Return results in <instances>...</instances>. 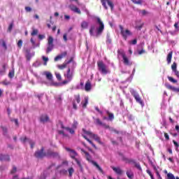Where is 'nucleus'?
Here are the masks:
<instances>
[{
	"instance_id": "nucleus-32",
	"label": "nucleus",
	"mask_w": 179,
	"mask_h": 179,
	"mask_svg": "<svg viewBox=\"0 0 179 179\" xmlns=\"http://www.w3.org/2000/svg\"><path fill=\"white\" fill-rule=\"evenodd\" d=\"M168 79L169 82H171L172 83H177V80L174 79L173 77L168 76Z\"/></svg>"
},
{
	"instance_id": "nucleus-17",
	"label": "nucleus",
	"mask_w": 179,
	"mask_h": 179,
	"mask_svg": "<svg viewBox=\"0 0 179 179\" xmlns=\"http://www.w3.org/2000/svg\"><path fill=\"white\" fill-rule=\"evenodd\" d=\"M112 169L113 171L116 173V174H118L119 176H121V174H122V170H121V168L113 166Z\"/></svg>"
},
{
	"instance_id": "nucleus-34",
	"label": "nucleus",
	"mask_w": 179,
	"mask_h": 179,
	"mask_svg": "<svg viewBox=\"0 0 179 179\" xmlns=\"http://www.w3.org/2000/svg\"><path fill=\"white\" fill-rule=\"evenodd\" d=\"M94 21L96 22V23H103V22H101V20L99 17H94Z\"/></svg>"
},
{
	"instance_id": "nucleus-62",
	"label": "nucleus",
	"mask_w": 179,
	"mask_h": 179,
	"mask_svg": "<svg viewBox=\"0 0 179 179\" xmlns=\"http://www.w3.org/2000/svg\"><path fill=\"white\" fill-rule=\"evenodd\" d=\"M29 145H31V149H33V146H34V143L29 141Z\"/></svg>"
},
{
	"instance_id": "nucleus-37",
	"label": "nucleus",
	"mask_w": 179,
	"mask_h": 179,
	"mask_svg": "<svg viewBox=\"0 0 179 179\" xmlns=\"http://www.w3.org/2000/svg\"><path fill=\"white\" fill-rule=\"evenodd\" d=\"M136 43H138V41H136V39H134V40L130 41L129 42V43L132 44V45H136Z\"/></svg>"
},
{
	"instance_id": "nucleus-30",
	"label": "nucleus",
	"mask_w": 179,
	"mask_h": 179,
	"mask_svg": "<svg viewBox=\"0 0 179 179\" xmlns=\"http://www.w3.org/2000/svg\"><path fill=\"white\" fill-rule=\"evenodd\" d=\"M66 65H67V64H66V63H64V64H63L58 65V66H57V68H58L59 69H61V70L65 69V68L66 67Z\"/></svg>"
},
{
	"instance_id": "nucleus-64",
	"label": "nucleus",
	"mask_w": 179,
	"mask_h": 179,
	"mask_svg": "<svg viewBox=\"0 0 179 179\" xmlns=\"http://www.w3.org/2000/svg\"><path fill=\"white\" fill-rule=\"evenodd\" d=\"M39 179H45V175L43 173V175H41Z\"/></svg>"
},
{
	"instance_id": "nucleus-63",
	"label": "nucleus",
	"mask_w": 179,
	"mask_h": 179,
	"mask_svg": "<svg viewBox=\"0 0 179 179\" xmlns=\"http://www.w3.org/2000/svg\"><path fill=\"white\" fill-rule=\"evenodd\" d=\"M173 92H176L177 93H179V87L177 88L175 87Z\"/></svg>"
},
{
	"instance_id": "nucleus-35",
	"label": "nucleus",
	"mask_w": 179,
	"mask_h": 179,
	"mask_svg": "<svg viewBox=\"0 0 179 179\" xmlns=\"http://www.w3.org/2000/svg\"><path fill=\"white\" fill-rule=\"evenodd\" d=\"M0 44L3 47L4 50H6V43H5V41L1 40Z\"/></svg>"
},
{
	"instance_id": "nucleus-29",
	"label": "nucleus",
	"mask_w": 179,
	"mask_h": 179,
	"mask_svg": "<svg viewBox=\"0 0 179 179\" xmlns=\"http://www.w3.org/2000/svg\"><path fill=\"white\" fill-rule=\"evenodd\" d=\"M42 59H43V61L44 62L43 65H44L45 66H46L47 63H48V61H49L48 57H45V56H43V57H42Z\"/></svg>"
},
{
	"instance_id": "nucleus-42",
	"label": "nucleus",
	"mask_w": 179,
	"mask_h": 179,
	"mask_svg": "<svg viewBox=\"0 0 179 179\" xmlns=\"http://www.w3.org/2000/svg\"><path fill=\"white\" fill-rule=\"evenodd\" d=\"M132 1V3H136L137 5H140V3H142V1L141 0H138V1H136V0H131Z\"/></svg>"
},
{
	"instance_id": "nucleus-58",
	"label": "nucleus",
	"mask_w": 179,
	"mask_h": 179,
	"mask_svg": "<svg viewBox=\"0 0 179 179\" xmlns=\"http://www.w3.org/2000/svg\"><path fill=\"white\" fill-rule=\"evenodd\" d=\"M6 68H8V64H4L3 65V69L5 71L6 69Z\"/></svg>"
},
{
	"instance_id": "nucleus-19",
	"label": "nucleus",
	"mask_w": 179,
	"mask_h": 179,
	"mask_svg": "<svg viewBox=\"0 0 179 179\" xmlns=\"http://www.w3.org/2000/svg\"><path fill=\"white\" fill-rule=\"evenodd\" d=\"M66 55V52H64L62 55H57L56 57H55V61H59V59H62L64 58V57H65Z\"/></svg>"
},
{
	"instance_id": "nucleus-33",
	"label": "nucleus",
	"mask_w": 179,
	"mask_h": 179,
	"mask_svg": "<svg viewBox=\"0 0 179 179\" xmlns=\"http://www.w3.org/2000/svg\"><path fill=\"white\" fill-rule=\"evenodd\" d=\"M13 76H15V70L13 69L11 71L9 72L8 73V78H13Z\"/></svg>"
},
{
	"instance_id": "nucleus-22",
	"label": "nucleus",
	"mask_w": 179,
	"mask_h": 179,
	"mask_svg": "<svg viewBox=\"0 0 179 179\" xmlns=\"http://www.w3.org/2000/svg\"><path fill=\"white\" fill-rule=\"evenodd\" d=\"M166 177V179H179L178 176L176 178V176H174V175L171 173H167Z\"/></svg>"
},
{
	"instance_id": "nucleus-20",
	"label": "nucleus",
	"mask_w": 179,
	"mask_h": 179,
	"mask_svg": "<svg viewBox=\"0 0 179 179\" xmlns=\"http://www.w3.org/2000/svg\"><path fill=\"white\" fill-rule=\"evenodd\" d=\"M126 174H127L128 178H129V179H133L134 178V172L132 171L128 170L126 172Z\"/></svg>"
},
{
	"instance_id": "nucleus-41",
	"label": "nucleus",
	"mask_w": 179,
	"mask_h": 179,
	"mask_svg": "<svg viewBox=\"0 0 179 179\" xmlns=\"http://www.w3.org/2000/svg\"><path fill=\"white\" fill-rule=\"evenodd\" d=\"M2 85H4L5 86H8V85H10V82L8 81L7 80H5L2 82Z\"/></svg>"
},
{
	"instance_id": "nucleus-49",
	"label": "nucleus",
	"mask_w": 179,
	"mask_h": 179,
	"mask_svg": "<svg viewBox=\"0 0 179 179\" xmlns=\"http://www.w3.org/2000/svg\"><path fill=\"white\" fill-rule=\"evenodd\" d=\"M27 141H29V139H27V138H26V137L21 138L22 142H27Z\"/></svg>"
},
{
	"instance_id": "nucleus-46",
	"label": "nucleus",
	"mask_w": 179,
	"mask_h": 179,
	"mask_svg": "<svg viewBox=\"0 0 179 179\" xmlns=\"http://www.w3.org/2000/svg\"><path fill=\"white\" fill-rule=\"evenodd\" d=\"M16 171H17V169H16V167H13V169L11 171V174H15V173H16Z\"/></svg>"
},
{
	"instance_id": "nucleus-15",
	"label": "nucleus",
	"mask_w": 179,
	"mask_h": 179,
	"mask_svg": "<svg viewBox=\"0 0 179 179\" xmlns=\"http://www.w3.org/2000/svg\"><path fill=\"white\" fill-rule=\"evenodd\" d=\"M66 150L67 152H69V154L70 155V157L72 158V159H75L76 156H78V153H76V151L71 149V148H66Z\"/></svg>"
},
{
	"instance_id": "nucleus-16",
	"label": "nucleus",
	"mask_w": 179,
	"mask_h": 179,
	"mask_svg": "<svg viewBox=\"0 0 179 179\" xmlns=\"http://www.w3.org/2000/svg\"><path fill=\"white\" fill-rule=\"evenodd\" d=\"M43 75L46 77L48 80H52V73L50 71H43Z\"/></svg>"
},
{
	"instance_id": "nucleus-12",
	"label": "nucleus",
	"mask_w": 179,
	"mask_h": 179,
	"mask_svg": "<svg viewBox=\"0 0 179 179\" xmlns=\"http://www.w3.org/2000/svg\"><path fill=\"white\" fill-rule=\"evenodd\" d=\"M79 103H80V95H76L74 96V99L73 101V108L74 110L78 109V104H79Z\"/></svg>"
},
{
	"instance_id": "nucleus-45",
	"label": "nucleus",
	"mask_w": 179,
	"mask_h": 179,
	"mask_svg": "<svg viewBox=\"0 0 179 179\" xmlns=\"http://www.w3.org/2000/svg\"><path fill=\"white\" fill-rule=\"evenodd\" d=\"M63 39H64V41H68V34H64L63 35Z\"/></svg>"
},
{
	"instance_id": "nucleus-11",
	"label": "nucleus",
	"mask_w": 179,
	"mask_h": 179,
	"mask_svg": "<svg viewBox=\"0 0 179 179\" xmlns=\"http://www.w3.org/2000/svg\"><path fill=\"white\" fill-rule=\"evenodd\" d=\"M130 92L132 94V96H134L136 101H137V103H139V104H141V106H143V101H142V99H141L139 94H138V92H136V91H135L134 90H132V89L130 90Z\"/></svg>"
},
{
	"instance_id": "nucleus-40",
	"label": "nucleus",
	"mask_w": 179,
	"mask_h": 179,
	"mask_svg": "<svg viewBox=\"0 0 179 179\" xmlns=\"http://www.w3.org/2000/svg\"><path fill=\"white\" fill-rule=\"evenodd\" d=\"M40 65H41L40 62H36L35 63L33 64V66H35V68L40 66Z\"/></svg>"
},
{
	"instance_id": "nucleus-10",
	"label": "nucleus",
	"mask_w": 179,
	"mask_h": 179,
	"mask_svg": "<svg viewBox=\"0 0 179 179\" xmlns=\"http://www.w3.org/2000/svg\"><path fill=\"white\" fill-rule=\"evenodd\" d=\"M118 55H121L122 58L123 59V64H124V65H132V63L129 62V59L127 57V55H125V52H124L123 50H118Z\"/></svg>"
},
{
	"instance_id": "nucleus-38",
	"label": "nucleus",
	"mask_w": 179,
	"mask_h": 179,
	"mask_svg": "<svg viewBox=\"0 0 179 179\" xmlns=\"http://www.w3.org/2000/svg\"><path fill=\"white\" fill-rule=\"evenodd\" d=\"M22 45H23V41L20 40V41L17 42V47H19V48H22Z\"/></svg>"
},
{
	"instance_id": "nucleus-31",
	"label": "nucleus",
	"mask_w": 179,
	"mask_h": 179,
	"mask_svg": "<svg viewBox=\"0 0 179 179\" xmlns=\"http://www.w3.org/2000/svg\"><path fill=\"white\" fill-rule=\"evenodd\" d=\"M171 69L173 71V72H174V71H177V63L176 62H173L172 66H171Z\"/></svg>"
},
{
	"instance_id": "nucleus-2",
	"label": "nucleus",
	"mask_w": 179,
	"mask_h": 179,
	"mask_svg": "<svg viewBox=\"0 0 179 179\" xmlns=\"http://www.w3.org/2000/svg\"><path fill=\"white\" fill-rule=\"evenodd\" d=\"M103 30H104V24L96 23L91 26L90 33L91 36H93L94 37H99V36H101Z\"/></svg>"
},
{
	"instance_id": "nucleus-52",
	"label": "nucleus",
	"mask_w": 179,
	"mask_h": 179,
	"mask_svg": "<svg viewBox=\"0 0 179 179\" xmlns=\"http://www.w3.org/2000/svg\"><path fill=\"white\" fill-rule=\"evenodd\" d=\"M38 38H39L40 40H43V38H45V35H41V34H40V35H38Z\"/></svg>"
},
{
	"instance_id": "nucleus-39",
	"label": "nucleus",
	"mask_w": 179,
	"mask_h": 179,
	"mask_svg": "<svg viewBox=\"0 0 179 179\" xmlns=\"http://www.w3.org/2000/svg\"><path fill=\"white\" fill-rule=\"evenodd\" d=\"M38 30L33 29V31L31 32V36H36V34H38Z\"/></svg>"
},
{
	"instance_id": "nucleus-54",
	"label": "nucleus",
	"mask_w": 179,
	"mask_h": 179,
	"mask_svg": "<svg viewBox=\"0 0 179 179\" xmlns=\"http://www.w3.org/2000/svg\"><path fill=\"white\" fill-rule=\"evenodd\" d=\"M26 12H31V8L30 7H25Z\"/></svg>"
},
{
	"instance_id": "nucleus-23",
	"label": "nucleus",
	"mask_w": 179,
	"mask_h": 179,
	"mask_svg": "<svg viewBox=\"0 0 179 179\" xmlns=\"http://www.w3.org/2000/svg\"><path fill=\"white\" fill-rule=\"evenodd\" d=\"M41 122H48V116L47 115H43L41 117Z\"/></svg>"
},
{
	"instance_id": "nucleus-8",
	"label": "nucleus",
	"mask_w": 179,
	"mask_h": 179,
	"mask_svg": "<svg viewBox=\"0 0 179 179\" xmlns=\"http://www.w3.org/2000/svg\"><path fill=\"white\" fill-rule=\"evenodd\" d=\"M98 66L100 72H101L103 75H107V73H110V70H108V68H107V66H106L103 62H98Z\"/></svg>"
},
{
	"instance_id": "nucleus-36",
	"label": "nucleus",
	"mask_w": 179,
	"mask_h": 179,
	"mask_svg": "<svg viewBox=\"0 0 179 179\" xmlns=\"http://www.w3.org/2000/svg\"><path fill=\"white\" fill-rule=\"evenodd\" d=\"M55 76L58 80H61L62 79L61 74L57 71H55Z\"/></svg>"
},
{
	"instance_id": "nucleus-3",
	"label": "nucleus",
	"mask_w": 179,
	"mask_h": 179,
	"mask_svg": "<svg viewBox=\"0 0 179 179\" xmlns=\"http://www.w3.org/2000/svg\"><path fill=\"white\" fill-rule=\"evenodd\" d=\"M60 127L62 130H59V134H60V135H63V136H68V134H75V130L73 129H76L78 127V122L76 121L73 122V124L72 126L73 129L64 127V124H62V123L60 124Z\"/></svg>"
},
{
	"instance_id": "nucleus-4",
	"label": "nucleus",
	"mask_w": 179,
	"mask_h": 179,
	"mask_svg": "<svg viewBox=\"0 0 179 179\" xmlns=\"http://www.w3.org/2000/svg\"><path fill=\"white\" fill-rule=\"evenodd\" d=\"M82 152V155H83L84 156H85L87 160H88V162H92V164L94 166H96V169H98V170H99L101 171V173H103V169H101V167H100V166H99V164H97V163L96 162L92 161V157L90 156V154H88L87 152L85 151V150H81Z\"/></svg>"
},
{
	"instance_id": "nucleus-18",
	"label": "nucleus",
	"mask_w": 179,
	"mask_h": 179,
	"mask_svg": "<svg viewBox=\"0 0 179 179\" xmlns=\"http://www.w3.org/2000/svg\"><path fill=\"white\" fill-rule=\"evenodd\" d=\"M91 90H92V84L90 83V82L87 81L85 85V92H90Z\"/></svg>"
},
{
	"instance_id": "nucleus-60",
	"label": "nucleus",
	"mask_w": 179,
	"mask_h": 179,
	"mask_svg": "<svg viewBox=\"0 0 179 179\" xmlns=\"http://www.w3.org/2000/svg\"><path fill=\"white\" fill-rule=\"evenodd\" d=\"M157 176L159 179H162V176H160V173H159L157 171L156 172Z\"/></svg>"
},
{
	"instance_id": "nucleus-44",
	"label": "nucleus",
	"mask_w": 179,
	"mask_h": 179,
	"mask_svg": "<svg viewBox=\"0 0 179 179\" xmlns=\"http://www.w3.org/2000/svg\"><path fill=\"white\" fill-rule=\"evenodd\" d=\"M146 173H148V174L150 176V178H151L152 177H153V174H152V172L150 171V170L147 169V170H146Z\"/></svg>"
},
{
	"instance_id": "nucleus-59",
	"label": "nucleus",
	"mask_w": 179,
	"mask_h": 179,
	"mask_svg": "<svg viewBox=\"0 0 179 179\" xmlns=\"http://www.w3.org/2000/svg\"><path fill=\"white\" fill-rule=\"evenodd\" d=\"M64 19H66V20H69V19H71V17L69 15H64Z\"/></svg>"
},
{
	"instance_id": "nucleus-47",
	"label": "nucleus",
	"mask_w": 179,
	"mask_h": 179,
	"mask_svg": "<svg viewBox=\"0 0 179 179\" xmlns=\"http://www.w3.org/2000/svg\"><path fill=\"white\" fill-rule=\"evenodd\" d=\"M136 30H141L142 29V24H139L138 25L136 26Z\"/></svg>"
},
{
	"instance_id": "nucleus-13",
	"label": "nucleus",
	"mask_w": 179,
	"mask_h": 179,
	"mask_svg": "<svg viewBox=\"0 0 179 179\" xmlns=\"http://www.w3.org/2000/svg\"><path fill=\"white\" fill-rule=\"evenodd\" d=\"M101 2L102 3L103 8H105V9H107L106 3H108V5L111 8V9H113V8H114V4L110 0H101Z\"/></svg>"
},
{
	"instance_id": "nucleus-50",
	"label": "nucleus",
	"mask_w": 179,
	"mask_h": 179,
	"mask_svg": "<svg viewBox=\"0 0 179 179\" xmlns=\"http://www.w3.org/2000/svg\"><path fill=\"white\" fill-rule=\"evenodd\" d=\"M12 29H13V24H10L8 27V31H12Z\"/></svg>"
},
{
	"instance_id": "nucleus-5",
	"label": "nucleus",
	"mask_w": 179,
	"mask_h": 179,
	"mask_svg": "<svg viewBox=\"0 0 179 179\" xmlns=\"http://www.w3.org/2000/svg\"><path fill=\"white\" fill-rule=\"evenodd\" d=\"M120 33L122 34V36L124 40H127L128 37H131L132 36V31H131L129 29L127 28H124L122 26L120 25Z\"/></svg>"
},
{
	"instance_id": "nucleus-26",
	"label": "nucleus",
	"mask_w": 179,
	"mask_h": 179,
	"mask_svg": "<svg viewBox=\"0 0 179 179\" xmlns=\"http://www.w3.org/2000/svg\"><path fill=\"white\" fill-rule=\"evenodd\" d=\"M0 160H9V155H0Z\"/></svg>"
},
{
	"instance_id": "nucleus-55",
	"label": "nucleus",
	"mask_w": 179,
	"mask_h": 179,
	"mask_svg": "<svg viewBox=\"0 0 179 179\" xmlns=\"http://www.w3.org/2000/svg\"><path fill=\"white\" fill-rule=\"evenodd\" d=\"M81 26L83 29H86L87 27V23H83Z\"/></svg>"
},
{
	"instance_id": "nucleus-48",
	"label": "nucleus",
	"mask_w": 179,
	"mask_h": 179,
	"mask_svg": "<svg viewBox=\"0 0 179 179\" xmlns=\"http://www.w3.org/2000/svg\"><path fill=\"white\" fill-rule=\"evenodd\" d=\"M174 74L179 78V71L178 70L173 71Z\"/></svg>"
},
{
	"instance_id": "nucleus-7",
	"label": "nucleus",
	"mask_w": 179,
	"mask_h": 179,
	"mask_svg": "<svg viewBox=\"0 0 179 179\" xmlns=\"http://www.w3.org/2000/svg\"><path fill=\"white\" fill-rule=\"evenodd\" d=\"M53 49H54V38L50 36L48 38L46 53L48 54L49 52H51V51H52Z\"/></svg>"
},
{
	"instance_id": "nucleus-9",
	"label": "nucleus",
	"mask_w": 179,
	"mask_h": 179,
	"mask_svg": "<svg viewBox=\"0 0 179 179\" xmlns=\"http://www.w3.org/2000/svg\"><path fill=\"white\" fill-rule=\"evenodd\" d=\"M64 76L67 80L63 82L64 85L69 83V82H71V80H72L73 78V71L71 70V69H68L66 73H64Z\"/></svg>"
},
{
	"instance_id": "nucleus-1",
	"label": "nucleus",
	"mask_w": 179,
	"mask_h": 179,
	"mask_svg": "<svg viewBox=\"0 0 179 179\" xmlns=\"http://www.w3.org/2000/svg\"><path fill=\"white\" fill-rule=\"evenodd\" d=\"M82 135H83V138H85V139H86V141H87V142H89V143H90V145H92V146H93V148H94V149H97V147H96V145H94V143H93V142H92V141H90V138L94 139V141H96V142L99 143V145H103V143H101V141L100 140V137H99V136L93 134L92 131H87L86 129H83Z\"/></svg>"
},
{
	"instance_id": "nucleus-28",
	"label": "nucleus",
	"mask_w": 179,
	"mask_h": 179,
	"mask_svg": "<svg viewBox=\"0 0 179 179\" xmlns=\"http://www.w3.org/2000/svg\"><path fill=\"white\" fill-rule=\"evenodd\" d=\"M68 173H69V177H72L73 173H75V169H73V168H69L68 169Z\"/></svg>"
},
{
	"instance_id": "nucleus-27",
	"label": "nucleus",
	"mask_w": 179,
	"mask_h": 179,
	"mask_svg": "<svg viewBox=\"0 0 179 179\" xmlns=\"http://www.w3.org/2000/svg\"><path fill=\"white\" fill-rule=\"evenodd\" d=\"M89 102V98H85V102L81 103L83 108H86V106H87V103Z\"/></svg>"
},
{
	"instance_id": "nucleus-56",
	"label": "nucleus",
	"mask_w": 179,
	"mask_h": 179,
	"mask_svg": "<svg viewBox=\"0 0 179 179\" xmlns=\"http://www.w3.org/2000/svg\"><path fill=\"white\" fill-rule=\"evenodd\" d=\"M145 51L143 49L140 50V51H138L139 55H142V54H145Z\"/></svg>"
},
{
	"instance_id": "nucleus-51",
	"label": "nucleus",
	"mask_w": 179,
	"mask_h": 179,
	"mask_svg": "<svg viewBox=\"0 0 179 179\" xmlns=\"http://www.w3.org/2000/svg\"><path fill=\"white\" fill-rule=\"evenodd\" d=\"M174 27L176 29V30L178 31H179V24L178 23H176L174 24Z\"/></svg>"
},
{
	"instance_id": "nucleus-6",
	"label": "nucleus",
	"mask_w": 179,
	"mask_h": 179,
	"mask_svg": "<svg viewBox=\"0 0 179 179\" xmlns=\"http://www.w3.org/2000/svg\"><path fill=\"white\" fill-rule=\"evenodd\" d=\"M55 153L54 152H48L47 154L44 152V148H42L40 150H37L35 152V157L38 159H41V157H44L45 156H55Z\"/></svg>"
},
{
	"instance_id": "nucleus-43",
	"label": "nucleus",
	"mask_w": 179,
	"mask_h": 179,
	"mask_svg": "<svg viewBox=\"0 0 179 179\" xmlns=\"http://www.w3.org/2000/svg\"><path fill=\"white\" fill-rule=\"evenodd\" d=\"M108 120L112 121V120H114V115L113 113H109Z\"/></svg>"
},
{
	"instance_id": "nucleus-53",
	"label": "nucleus",
	"mask_w": 179,
	"mask_h": 179,
	"mask_svg": "<svg viewBox=\"0 0 179 179\" xmlns=\"http://www.w3.org/2000/svg\"><path fill=\"white\" fill-rule=\"evenodd\" d=\"M31 43L33 47H36V42H34V40H33V38H31Z\"/></svg>"
},
{
	"instance_id": "nucleus-25",
	"label": "nucleus",
	"mask_w": 179,
	"mask_h": 179,
	"mask_svg": "<svg viewBox=\"0 0 179 179\" xmlns=\"http://www.w3.org/2000/svg\"><path fill=\"white\" fill-rule=\"evenodd\" d=\"M165 87H166V89H169V90H172L173 92H174V89L176 87H173L169 83H166Z\"/></svg>"
},
{
	"instance_id": "nucleus-14",
	"label": "nucleus",
	"mask_w": 179,
	"mask_h": 179,
	"mask_svg": "<svg viewBox=\"0 0 179 179\" xmlns=\"http://www.w3.org/2000/svg\"><path fill=\"white\" fill-rule=\"evenodd\" d=\"M69 8L71 9V10H72V12H74V13H78V15H80L81 13L80 9H79V8H77V6L73 4H71L69 6Z\"/></svg>"
},
{
	"instance_id": "nucleus-24",
	"label": "nucleus",
	"mask_w": 179,
	"mask_h": 179,
	"mask_svg": "<svg viewBox=\"0 0 179 179\" xmlns=\"http://www.w3.org/2000/svg\"><path fill=\"white\" fill-rule=\"evenodd\" d=\"M95 122H96V124H97V125H102L103 127H105V128H109L108 126L104 125V124H103V122H101L100 119H96Z\"/></svg>"
},
{
	"instance_id": "nucleus-21",
	"label": "nucleus",
	"mask_w": 179,
	"mask_h": 179,
	"mask_svg": "<svg viewBox=\"0 0 179 179\" xmlns=\"http://www.w3.org/2000/svg\"><path fill=\"white\" fill-rule=\"evenodd\" d=\"M173 58V52H170L166 57V61L168 62V64H171V59Z\"/></svg>"
},
{
	"instance_id": "nucleus-61",
	"label": "nucleus",
	"mask_w": 179,
	"mask_h": 179,
	"mask_svg": "<svg viewBox=\"0 0 179 179\" xmlns=\"http://www.w3.org/2000/svg\"><path fill=\"white\" fill-rule=\"evenodd\" d=\"M164 136H165V138L169 140V134L167 133H165L164 134Z\"/></svg>"
},
{
	"instance_id": "nucleus-57",
	"label": "nucleus",
	"mask_w": 179,
	"mask_h": 179,
	"mask_svg": "<svg viewBox=\"0 0 179 179\" xmlns=\"http://www.w3.org/2000/svg\"><path fill=\"white\" fill-rule=\"evenodd\" d=\"M83 85H84L83 83H80V85L78 86V89H83Z\"/></svg>"
}]
</instances>
